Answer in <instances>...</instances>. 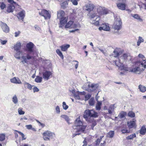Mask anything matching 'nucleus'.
Listing matches in <instances>:
<instances>
[{
	"label": "nucleus",
	"mask_w": 146,
	"mask_h": 146,
	"mask_svg": "<svg viewBox=\"0 0 146 146\" xmlns=\"http://www.w3.org/2000/svg\"><path fill=\"white\" fill-rule=\"evenodd\" d=\"M65 13L62 10H60L58 12L57 17L60 20V28H62L67 23L68 20V17H65Z\"/></svg>",
	"instance_id": "f257e3e1"
},
{
	"label": "nucleus",
	"mask_w": 146,
	"mask_h": 146,
	"mask_svg": "<svg viewBox=\"0 0 146 146\" xmlns=\"http://www.w3.org/2000/svg\"><path fill=\"white\" fill-rule=\"evenodd\" d=\"M135 67L131 68L130 69L129 71L133 72H136L140 71V68L141 66L143 67L144 68H146V59L144 60L143 61H137L136 62L134 65Z\"/></svg>",
	"instance_id": "f03ea898"
},
{
	"label": "nucleus",
	"mask_w": 146,
	"mask_h": 146,
	"mask_svg": "<svg viewBox=\"0 0 146 146\" xmlns=\"http://www.w3.org/2000/svg\"><path fill=\"white\" fill-rule=\"evenodd\" d=\"M98 117V113L93 110H86L83 115V117L86 121H90L89 117L96 118Z\"/></svg>",
	"instance_id": "7ed1b4c3"
},
{
	"label": "nucleus",
	"mask_w": 146,
	"mask_h": 146,
	"mask_svg": "<svg viewBox=\"0 0 146 146\" xmlns=\"http://www.w3.org/2000/svg\"><path fill=\"white\" fill-rule=\"evenodd\" d=\"M80 116H79L75 120L74 127H76L75 129L78 130L77 132H84L86 127V125H83V122L80 119Z\"/></svg>",
	"instance_id": "20e7f679"
},
{
	"label": "nucleus",
	"mask_w": 146,
	"mask_h": 146,
	"mask_svg": "<svg viewBox=\"0 0 146 146\" xmlns=\"http://www.w3.org/2000/svg\"><path fill=\"white\" fill-rule=\"evenodd\" d=\"M42 135L44 140L49 141L50 139H52L54 136L55 134L50 131L47 130L44 132Z\"/></svg>",
	"instance_id": "39448f33"
},
{
	"label": "nucleus",
	"mask_w": 146,
	"mask_h": 146,
	"mask_svg": "<svg viewBox=\"0 0 146 146\" xmlns=\"http://www.w3.org/2000/svg\"><path fill=\"white\" fill-rule=\"evenodd\" d=\"M96 16V14L95 13H94L90 15V18L91 23L95 26H99L100 25L99 21L100 19V18L98 17L96 18V20L92 19Z\"/></svg>",
	"instance_id": "423d86ee"
},
{
	"label": "nucleus",
	"mask_w": 146,
	"mask_h": 146,
	"mask_svg": "<svg viewBox=\"0 0 146 146\" xmlns=\"http://www.w3.org/2000/svg\"><path fill=\"white\" fill-rule=\"evenodd\" d=\"M39 13L40 15L43 17L45 19H49L51 17L50 14L49 12L45 9L42 10L40 12H39Z\"/></svg>",
	"instance_id": "0eeeda50"
},
{
	"label": "nucleus",
	"mask_w": 146,
	"mask_h": 146,
	"mask_svg": "<svg viewBox=\"0 0 146 146\" xmlns=\"http://www.w3.org/2000/svg\"><path fill=\"white\" fill-rule=\"evenodd\" d=\"M115 64L121 70L128 71V68L125 66L121 62L120 59L118 60L115 61Z\"/></svg>",
	"instance_id": "6e6552de"
},
{
	"label": "nucleus",
	"mask_w": 146,
	"mask_h": 146,
	"mask_svg": "<svg viewBox=\"0 0 146 146\" xmlns=\"http://www.w3.org/2000/svg\"><path fill=\"white\" fill-rule=\"evenodd\" d=\"M35 45L31 42H29L26 45V50L30 53H33L34 55V50L33 48Z\"/></svg>",
	"instance_id": "1a4fd4ad"
},
{
	"label": "nucleus",
	"mask_w": 146,
	"mask_h": 146,
	"mask_svg": "<svg viewBox=\"0 0 146 146\" xmlns=\"http://www.w3.org/2000/svg\"><path fill=\"white\" fill-rule=\"evenodd\" d=\"M21 58L22 59L21 62L27 64H28L29 62V60L34 58V57L31 56L29 53L27 54L26 56H23Z\"/></svg>",
	"instance_id": "9d476101"
},
{
	"label": "nucleus",
	"mask_w": 146,
	"mask_h": 146,
	"mask_svg": "<svg viewBox=\"0 0 146 146\" xmlns=\"http://www.w3.org/2000/svg\"><path fill=\"white\" fill-rule=\"evenodd\" d=\"M136 122V120L135 119H133L132 121H127V124L129 128H136L137 127Z\"/></svg>",
	"instance_id": "9b49d317"
},
{
	"label": "nucleus",
	"mask_w": 146,
	"mask_h": 146,
	"mask_svg": "<svg viewBox=\"0 0 146 146\" xmlns=\"http://www.w3.org/2000/svg\"><path fill=\"white\" fill-rule=\"evenodd\" d=\"M0 27L3 31L5 33H8L9 32L10 29L9 27L5 23L0 22Z\"/></svg>",
	"instance_id": "f8f14e48"
},
{
	"label": "nucleus",
	"mask_w": 146,
	"mask_h": 146,
	"mask_svg": "<svg viewBox=\"0 0 146 146\" xmlns=\"http://www.w3.org/2000/svg\"><path fill=\"white\" fill-rule=\"evenodd\" d=\"M122 24V22L120 20L115 22L112 26V28L115 30L118 31L121 29Z\"/></svg>",
	"instance_id": "ddd939ff"
},
{
	"label": "nucleus",
	"mask_w": 146,
	"mask_h": 146,
	"mask_svg": "<svg viewBox=\"0 0 146 146\" xmlns=\"http://www.w3.org/2000/svg\"><path fill=\"white\" fill-rule=\"evenodd\" d=\"M100 25L101 26L99 27V29L100 31H102V30L106 31H110V28L108 24L104 23Z\"/></svg>",
	"instance_id": "4468645a"
},
{
	"label": "nucleus",
	"mask_w": 146,
	"mask_h": 146,
	"mask_svg": "<svg viewBox=\"0 0 146 146\" xmlns=\"http://www.w3.org/2000/svg\"><path fill=\"white\" fill-rule=\"evenodd\" d=\"M52 72L48 71H46L42 73L43 77L45 80H48L50 78V76L52 75Z\"/></svg>",
	"instance_id": "2eb2a0df"
},
{
	"label": "nucleus",
	"mask_w": 146,
	"mask_h": 146,
	"mask_svg": "<svg viewBox=\"0 0 146 146\" xmlns=\"http://www.w3.org/2000/svg\"><path fill=\"white\" fill-rule=\"evenodd\" d=\"M25 16V12L24 10H22L17 14V17L19 19L23 21L24 19Z\"/></svg>",
	"instance_id": "dca6fc26"
},
{
	"label": "nucleus",
	"mask_w": 146,
	"mask_h": 146,
	"mask_svg": "<svg viewBox=\"0 0 146 146\" xmlns=\"http://www.w3.org/2000/svg\"><path fill=\"white\" fill-rule=\"evenodd\" d=\"M96 85L95 84H91L88 85V91L90 92H92L96 90L97 88Z\"/></svg>",
	"instance_id": "f3484780"
},
{
	"label": "nucleus",
	"mask_w": 146,
	"mask_h": 146,
	"mask_svg": "<svg viewBox=\"0 0 146 146\" xmlns=\"http://www.w3.org/2000/svg\"><path fill=\"white\" fill-rule=\"evenodd\" d=\"M85 7L86 10L89 12H90L93 10L94 6L93 4L88 3L86 5Z\"/></svg>",
	"instance_id": "a211bd4d"
},
{
	"label": "nucleus",
	"mask_w": 146,
	"mask_h": 146,
	"mask_svg": "<svg viewBox=\"0 0 146 146\" xmlns=\"http://www.w3.org/2000/svg\"><path fill=\"white\" fill-rule=\"evenodd\" d=\"M117 5L118 8L121 10H124L126 9V5L125 3H117Z\"/></svg>",
	"instance_id": "6ab92c4d"
},
{
	"label": "nucleus",
	"mask_w": 146,
	"mask_h": 146,
	"mask_svg": "<svg viewBox=\"0 0 146 146\" xmlns=\"http://www.w3.org/2000/svg\"><path fill=\"white\" fill-rule=\"evenodd\" d=\"M139 133L142 135H144L146 134V127L145 125H143L139 130Z\"/></svg>",
	"instance_id": "aec40b11"
},
{
	"label": "nucleus",
	"mask_w": 146,
	"mask_h": 146,
	"mask_svg": "<svg viewBox=\"0 0 146 146\" xmlns=\"http://www.w3.org/2000/svg\"><path fill=\"white\" fill-rule=\"evenodd\" d=\"M70 47V45L68 44H65L60 46L61 50L62 51H67L68 48Z\"/></svg>",
	"instance_id": "412c9836"
},
{
	"label": "nucleus",
	"mask_w": 146,
	"mask_h": 146,
	"mask_svg": "<svg viewBox=\"0 0 146 146\" xmlns=\"http://www.w3.org/2000/svg\"><path fill=\"white\" fill-rule=\"evenodd\" d=\"M21 43L20 42H17L14 46V49L16 51L21 50Z\"/></svg>",
	"instance_id": "4be33fe9"
},
{
	"label": "nucleus",
	"mask_w": 146,
	"mask_h": 146,
	"mask_svg": "<svg viewBox=\"0 0 146 146\" xmlns=\"http://www.w3.org/2000/svg\"><path fill=\"white\" fill-rule=\"evenodd\" d=\"M13 6L12 5L8 4L7 7L6 11L8 13H12L13 11V9L15 8H13Z\"/></svg>",
	"instance_id": "5701e85b"
},
{
	"label": "nucleus",
	"mask_w": 146,
	"mask_h": 146,
	"mask_svg": "<svg viewBox=\"0 0 146 146\" xmlns=\"http://www.w3.org/2000/svg\"><path fill=\"white\" fill-rule=\"evenodd\" d=\"M11 81L12 83L15 84H20L21 83V81L19 79L17 80L16 77H14L11 79Z\"/></svg>",
	"instance_id": "b1692460"
},
{
	"label": "nucleus",
	"mask_w": 146,
	"mask_h": 146,
	"mask_svg": "<svg viewBox=\"0 0 146 146\" xmlns=\"http://www.w3.org/2000/svg\"><path fill=\"white\" fill-rule=\"evenodd\" d=\"M114 104H111L110 105L108 109V113L111 114L115 109Z\"/></svg>",
	"instance_id": "393cba45"
},
{
	"label": "nucleus",
	"mask_w": 146,
	"mask_h": 146,
	"mask_svg": "<svg viewBox=\"0 0 146 146\" xmlns=\"http://www.w3.org/2000/svg\"><path fill=\"white\" fill-rule=\"evenodd\" d=\"M73 23V21H68V22L66 23V25H65V28H72V25Z\"/></svg>",
	"instance_id": "a878e982"
},
{
	"label": "nucleus",
	"mask_w": 146,
	"mask_h": 146,
	"mask_svg": "<svg viewBox=\"0 0 146 146\" xmlns=\"http://www.w3.org/2000/svg\"><path fill=\"white\" fill-rule=\"evenodd\" d=\"M139 88L141 92L144 93L146 91V87L141 84L139 86Z\"/></svg>",
	"instance_id": "bb28decb"
},
{
	"label": "nucleus",
	"mask_w": 146,
	"mask_h": 146,
	"mask_svg": "<svg viewBox=\"0 0 146 146\" xmlns=\"http://www.w3.org/2000/svg\"><path fill=\"white\" fill-rule=\"evenodd\" d=\"M56 52L62 59H64V57L63 55L62 52L59 49H57L56 50Z\"/></svg>",
	"instance_id": "cd10ccee"
},
{
	"label": "nucleus",
	"mask_w": 146,
	"mask_h": 146,
	"mask_svg": "<svg viewBox=\"0 0 146 146\" xmlns=\"http://www.w3.org/2000/svg\"><path fill=\"white\" fill-rule=\"evenodd\" d=\"M127 115L126 112L124 111H121L119 114L118 117L120 118L124 117Z\"/></svg>",
	"instance_id": "c85d7f7f"
},
{
	"label": "nucleus",
	"mask_w": 146,
	"mask_h": 146,
	"mask_svg": "<svg viewBox=\"0 0 146 146\" xmlns=\"http://www.w3.org/2000/svg\"><path fill=\"white\" fill-rule=\"evenodd\" d=\"M16 52H17L15 55V57L17 59H20L21 58V54L22 53V51L21 50Z\"/></svg>",
	"instance_id": "c756f323"
},
{
	"label": "nucleus",
	"mask_w": 146,
	"mask_h": 146,
	"mask_svg": "<svg viewBox=\"0 0 146 146\" xmlns=\"http://www.w3.org/2000/svg\"><path fill=\"white\" fill-rule=\"evenodd\" d=\"M7 1L10 4V5H12L13 6L14 8H15V6L16 7L18 6V4L15 2L13 0H8Z\"/></svg>",
	"instance_id": "7c9ffc66"
},
{
	"label": "nucleus",
	"mask_w": 146,
	"mask_h": 146,
	"mask_svg": "<svg viewBox=\"0 0 146 146\" xmlns=\"http://www.w3.org/2000/svg\"><path fill=\"white\" fill-rule=\"evenodd\" d=\"M61 117L64 119L68 124H70L69 121L70 120V119L67 115H61Z\"/></svg>",
	"instance_id": "2f4dec72"
},
{
	"label": "nucleus",
	"mask_w": 146,
	"mask_h": 146,
	"mask_svg": "<svg viewBox=\"0 0 146 146\" xmlns=\"http://www.w3.org/2000/svg\"><path fill=\"white\" fill-rule=\"evenodd\" d=\"M102 103L101 101H98L96 105V109L97 110H100L101 108V106Z\"/></svg>",
	"instance_id": "473e14b6"
},
{
	"label": "nucleus",
	"mask_w": 146,
	"mask_h": 146,
	"mask_svg": "<svg viewBox=\"0 0 146 146\" xmlns=\"http://www.w3.org/2000/svg\"><path fill=\"white\" fill-rule=\"evenodd\" d=\"M42 77L39 76H36L35 79V81L37 83H40L42 81Z\"/></svg>",
	"instance_id": "72a5a7b5"
},
{
	"label": "nucleus",
	"mask_w": 146,
	"mask_h": 146,
	"mask_svg": "<svg viewBox=\"0 0 146 146\" xmlns=\"http://www.w3.org/2000/svg\"><path fill=\"white\" fill-rule=\"evenodd\" d=\"M114 134L113 131H110L107 134V137H108L112 138L113 137Z\"/></svg>",
	"instance_id": "f704fd0d"
},
{
	"label": "nucleus",
	"mask_w": 146,
	"mask_h": 146,
	"mask_svg": "<svg viewBox=\"0 0 146 146\" xmlns=\"http://www.w3.org/2000/svg\"><path fill=\"white\" fill-rule=\"evenodd\" d=\"M127 115L129 117L131 118H133L135 117V113L132 111H129L128 114Z\"/></svg>",
	"instance_id": "c9c22d12"
},
{
	"label": "nucleus",
	"mask_w": 146,
	"mask_h": 146,
	"mask_svg": "<svg viewBox=\"0 0 146 146\" xmlns=\"http://www.w3.org/2000/svg\"><path fill=\"white\" fill-rule=\"evenodd\" d=\"M24 85L25 87H27L30 90L32 89L33 86L28 83L25 82L24 83Z\"/></svg>",
	"instance_id": "e433bc0d"
},
{
	"label": "nucleus",
	"mask_w": 146,
	"mask_h": 146,
	"mask_svg": "<svg viewBox=\"0 0 146 146\" xmlns=\"http://www.w3.org/2000/svg\"><path fill=\"white\" fill-rule=\"evenodd\" d=\"M121 131L122 133H129L130 131L128 130L127 127L122 128L121 129Z\"/></svg>",
	"instance_id": "4c0bfd02"
},
{
	"label": "nucleus",
	"mask_w": 146,
	"mask_h": 146,
	"mask_svg": "<svg viewBox=\"0 0 146 146\" xmlns=\"http://www.w3.org/2000/svg\"><path fill=\"white\" fill-rule=\"evenodd\" d=\"M136 135L135 133L131 135L126 137V139L129 140L133 139L134 138L136 137Z\"/></svg>",
	"instance_id": "58836bf2"
},
{
	"label": "nucleus",
	"mask_w": 146,
	"mask_h": 146,
	"mask_svg": "<svg viewBox=\"0 0 146 146\" xmlns=\"http://www.w3.org/2000/svg\"><path fill=\"white\" fill-rule=\"evenodd\" d=\"M5 135L4 133H0V141H3L5 139Z\"/></svg>",
	"instance_id": "ea45409f"
},
{
	"label": "nucleus",
	"mask_w": 146,
	"mask_h": 146,
	"mask_svg": "<svg viewBox=\"0 0 146 146\" xmlns=\"http://www.w3.org/2000/svg\"><path fill=\"white\" fill-rule=\"evenodd\" d=\"M12 101L15 104H16L18 103V100L17 97L15 95L12 98Z\"/></svg>",
	"instance_id": "a19ab883"
},
{
	"label": "nucleus",
	"mask_w": 146,
	"mask_h": 146,
	"mask_svg": "<svg viewBox=\"0 0 146 146\" xmlns=\"http://www.w3.org/2000/svg\"><path fill=\"white\" fill-rule=\"evenodd\" d=\"M129 56V54L124 53L123 54L122 56V59L125 60H127V58Z\"/></svg>",
	"instance_id": "79ce46f5"
},
{
	"label": "nucleus",
	"mask_w": 146,
	"mask_h": 146,
	"mask_svg": "<svg viewBox=\"0 0 146 146\" xmlns=\"http://www.w3.org/2000/svg\"><path fill=\"white\" fill-rule=\"evenodd\" d=\"M108 11L106 10L102 9L101 11L99 13L100 15H105L108 14Z\"/></svg>",
	"instance_id": "37998d69"
},
{
	"label": "nucleus",
	"mask_w": 146,
	"mask_h": 146,
	"mask_svg": "<svg viewBox=\"0 0 146 146\" xmlns=\"http://www.w3.org/2000/svg\"><path fill=\"white\" fill-rule=\"evenodd\" d=\"M0 8L2 10L4 9L6 7V4L3 2H0Z\"/></svg>",
	"instance_id": "c03bdc74"
},
{
	"label": "nucleus",
	"mask_w": 146,
	"mask_h": 146,
	"mask_svg": "<svg viewBox=\"0 0 146 146\" xmlns=\"http://www.w3.org/2000/svg\"><path fill=\"white\" fill-rule=\"evenodd\" d=\"M143 41H144V40L142 38L140 37V36H139V39H138V40L137 42V46H139L140 43L141 42H143Z\"/></svg>",
	"instance_id": "a18cd8bd"
},
{
	"label": "nucleus",
	"mask_w": 146,
	"mask_h": 146,
	"mask_svg": "<svg viewBox=\"0 0 146 146\" xmlns=\"http://www.w3.org/2000/svg\"><path fill=\"white\" fill-rule=\"evenodd\" d=\"M15 131L17 132V133H19L20 135H21L22 136V140H25L26 139V138L25 137L24 135L22 133L16 130H15Z\"/></svg>",
	"instance_id": "49530a36"
},
{
	"label": "nucleus",
	"mask_w": 146,
	"mask_h": 146,
	"mask_svg": "<svg viewBox=\"0 0 146 146\" xmlns=\"http://www.w3.org/2000/svg\"><path fill=\"white\" fill-rule=\"evenodd\" d=\"M92 123L91 128L92 130H94V127L97 124L96 121L95 120H93L92 121Z\"/></svg>",
	"instance_id": "de8ad7c7"
},
{
	"label": "nucleus",
	"mask_w": 146,
	"mask_h": 146,
	"mask_svg": "<svg viewBox=\"0 0 146 146\" xmlns=\"http://www.w3.org/2000/svg\"><path fill=\"white\" fill-rule=\"evenodd\" d=\"M133 17L135 19L139 20L140 21H142V19L139 16V15L138 14H134L133 15Z\"/></svg>",
	"instance_id": "09e8293b"
},
{
	"label": "nucleus",
	"mask_w": 146,
	"mask_h": 146,
	"mask_svg": "<svg viewBox=\"0 0 146 146\" xmlns=\"http://www.w3.org/2000/svg\"><path fill=\"white\" fill-rule=\"evenodd\" d=\"M114 55V57H118L119 56V53L118 52L116 49H115L113 52Z\"/></svg>",
	"instance_id": "8fccbe9b"
},
{
	"label": "nucleus",
	"mask_w": 146,
	"mask_h": 146,
	"mask_svg": "<svg viewBox=\"0 0 146 146\" xmlns=\"http://www.w3.org/2000/svg\"><path fill=\"white\" fill-rule=\"evenodd\" d=\"M23 108H19L18 109V112L19 115H23L24 114L25 112L23 111Z\"/></svg>",
	"instance_id": "3c124183"
},
{
	"label": "nucleus",
	"mask_w": 146,
	"mask_h": 146,
	"mask_svg": "<svg viewBox=\"0 0 146 146\" xmlns=\"http://www.w3.org/2000/svg\"><path fill=\"white\" fill-rule=\"evenodd\" d=\"M62 106L63 108L65 110H66L68 108V106L66 105L65 102H63L62 103Z\"/></svg>",
	"instance_id": "603ef678"
},
{
	"label": "nucleus",
	"mask_w": 146,
	"mask_h": 146,
	"mask_svg": "<svg viewBox=\"0 0 146 146\" xmlns=\"http://www.w3.org/2000/svg\"><path fill=\"white\" fill-rule=\"evenodd\" d=\"M91 97V95L89 94H87L85 96V100H88Z\"/></svg>",
	"instance_id": "864d4df0"
},
{
	"label": "nucleus",
	"mask_w": 146,
	"mask_h": 146,
	"mask_svg": "<svg viewBox=\"0 0 146 146\" xmlns=\"http://www.w3.org/2000/svg\"><path fill=\"white\" fill-rule=\"evenodd\" d=\"M138 57L142 59L141 61H143L144 60H145V58L144 56L141 54H140L138 55Z\"/></svg>",
	"instance_id": "5fc2aeb1"
},
{
	"label": "nucleus",
	"mask_w": 146,
	"mask_h": 146,
	"mask_svg": "<svg viewBox=\"0 0 146 146\" xmlns=\"http://www.w3.org/2000/svg\"><path fill=\"white\" fill-rule=\"evenodd\" d=\"M70 1L74 5H76L78 4L77 1L76 0H71Z\"/></svg>",
	"instance_id": "6e6d98bb"
},
{
	"label": "nucleus",
	"mask_w": 146,
	"mask_h": 146,
	"mask_svg": "<svg viewBox=\"0 0 146 146\" xmlns=\"http://www.w3.org/2000/svg\"><path fill=\"white\" fill-rule=\"evenodd\" d=\"M35 28L37 31H39L41 30L40 28L37 25H35Z\"/></svg>",
	"instance_id": "4d7b16f0"
},
{
	"label": "nucleus",
	"mask_w": 146,
	"mask_h": 146,
	"mask_svg": "<svg viewBox=\"0 0 146 146\" xmlns=\"http://www.w3.org/2000/svg\"><path fill=\"white\" fill-rule=\"evenodd\" d=\"M33 90L34 92H38L39 91V89L36 87H35L33 88Z\"/></svg>",
	"instance_id": "13d9d810"
},
{
	"label": "nucleus",
	"mask_w": 146,
	"mask_h": 146,
	"mask_svg": "<svg viewBox=\"0 0 146 146\" xmlns=\"http://www.w3.org/2000/svg\"><path fill=\"white\" fill-rule=\"evenodd\" d=\"M56 112L57 113H60V109L59 107L58 106H56Z\"/></svg>",
	"instance_id": "bf43d9fd"
},
{
	"label": "nucleus",
	"mask_w": 146,
	"mask_h": 146,
	"mask_svg": "<svg viewBox=\"0 0 146 146\" xmlns=\"http://www.w3.org/2000/svg\"><path fill=\"white\" fill-rule=\"evenodd\" d=\"M101 141L100 140V139H99V138L96 141V145H98L100 144Z\"/></svg>",
	"instance_id": "052dcab7"
},
{
	"label": "nucleus",
	"mask_w": 146,
	"mask_h": 146,
	"mask_svg": "<svg viewBox=\"0 0 146 146\" xmlns=\"http://www.w3.org/2000/svg\"><path fill=\"white\" fill-rule=\"evenodd\" d=\"M89 104L91 106L93 105L94 104V100H90L89 101Z\"/></svg>",
	"instance_id": "680f3d73"
},
{
	"label": "nucleus",
	"mask_w": 146,
	"mask_h": 146,
	"mask_svg": "<svg viewBox=\"0 0 146 146\" xmlns=\"http://www.w3.org/2000/svg\"><path fill=\"white\" fill-rule=\"evenodd\" d=\"M21 33V32L19 31H18L17 32H16L15 33V36L17 37Z\"/></svg>",
	"instance_id": "e2e57ef3"
},
{
	"label": "nucleus",
	"mask_w": 146,
	"mask_h": 146,
	"mask_svg": "<svg viewBox=\"0 0 146 146\" xmlns=\"http://www.w3.org/2000/svg\"><path fill=\"white\" fill-rule=\"evenodd\" d=\"M26 127L27 128L29 129H32V126L31 125H26Z\"/></svg>",
	"instance_id": "0e129e2a"
},
{
	"label": "nucleus",
	"mask_w": 146,
	"mask_h": 146,
	"mask_svg": "<svg viewBox=\"0 0 146 146\" xmlns=\"http://www.w3.org/2000/svg\"><path fill=\"white\" fill-rule=\"evenodd\" d=\"M78 131V130H77L76 132V134H74L73 135V137H74L77 135H79L80 134V133H79V132H77Z\"/></svg>",
	"instance_id": "69168bd1"
},
{
	"label": "nucleus",
	"mask_w": 146,
	"mask_h": 146,
	"mask_svg": "<svg viewBox=\"0 0 146 146\" xmlns=\"http://www.w3.org/2000/svg\"><path fill=\"white\" fill-rule=\"evenodd\" d=\"M74 61L75 62H77V63L75 65V68L76 69H77L78 67V62L77 61L75 60Z\"/></svg>",
	"instance_id": "338daca9"
},
{
	"label": "nucleus",
	"mask_w": 146,
	"mask_h": 146,
	"mask_svg": "<svg viewBox=\"0 0 146 146\" xmlns=\"http://www.w3.org/2000/svg\"><path fill=\"white\" fill-rule=\"evenodd\" d=\"M7 41L6 40H1V43L2 44L4 45L6 44Z\"/></svg>",
	"instance_id": "774afa93"
}]
</instances>
